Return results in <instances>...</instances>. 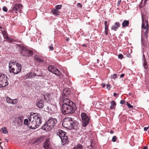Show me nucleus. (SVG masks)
<instances>
[{
    "label": "nucleus",
    "instance_id": "nucleus-1",
    "mask_svg": "<svg viewBox=\"0 0 149 149\" xmlns=\"http://www.w3.org/2000/svg\"><path fill=\"white\" fill-rule=\"evenodd\" d=\"M63 102L61 110L64 114H72L74 112L75 104L72 101L66 98L63 100Z\"/></svg>",
    "mask_w": 149,
    "mask_h": 149
},
{
    "label": "nucleus",
    "instance_id": "nucleus-2",
    "mask_svg": "<svg viewBox=\"0 0 149 149\" xmlns=\"http://www.w3.org/2000/svg\"><path fill=\"white\" fill-rule=\"evenodd\" d=\"M9 71L15 74L19 73L21 70V65L15 62H10L9 64Z\"/></svg>",
    "mask_w": 149,
    "mask_h": 149
},
{
    "label": "nucleus",
    "instance_id": "nucleus-3",
    "mask_svg": "<svg viewBox=\"0 0 149 149\" xmlns=\"http://www.w3.org/2000/svg\"><path fill=\"white\" fill-rule=\"evenodd\" d=\"M57 120L54 118H52L49 119L42 127V129L46 131L51 130L56 125L57 123Z\"/></svg>",
    "mask_w": 149,
    "mask_h": 149
},
{
    "label": "nucleus",
    "instance_id": "nucleus-4",
    "mask_svg": "<svg viewBox=\"0 0 149 149\" xmlns=\"http://www.w3.org/2000/svg\"><path fill=\"white\" fill-rule=\"evenodd\" d=\"M62 125L64 127L70 130L74 128L75 126V123L72 118L70 117L65 118L63 120Z\"/></svg>",
    "mask_w": 149,
    "mask_h": 149
},
{
    "label": "nucleus",
    "instance_id": "nucleus-5",
    "mask_svg": "<svg viewBox=\"0 0 149 149\" xmlns=\"http://www.w3.org/2000/svg\"><path fill=\"white\" fill-rule=\"evenodd\" d=\"M8 78L6 75L0 73V87H4L8 84L7 81Z\"/></svg>",
    "mask_w": 149,
    "mask_h": 149
},
{
    "label": "nucleus",
    "instance_id": "nucleus-6",
    "mask_svg": "<svg viewBox=\"0 0 149 149\" xmlns=\"http://www.w3.org/2000/svg\"><path fill=\"white\" fill-rule=\"evenodd\" d=\"M82 120V125L84 127H86L89 123L90 118L87 114L82 113L81 114Z\"/></svg>",
    "mask_w": 149,
    "mask_h": 149
},
{
    "label": "nucleus",
    "instance_id": "nucleus-7",
    "mask_svg": "<svg viewBox=\"0 0 149 149\" xmlns=\"http://www.w3.org/2000/svg\"><path fill=\"white\" fill-rule=\"evenodd\" d=\"M28 117L29 120L31 121L33 120L34 121H35L36 123L39 125L41 123V119L39 114H37V115H36L35 114L34 115L31 114L30 116L29 115Z\"/></svg>",
    "mask_w": 149,
    "mask_h": 149
},
{
    "label": "nucleus",
    "instance_id": "nucleus-8",
    "mask_svg": "<svg viewBox=\"0 0 149 149\" xmlns=\"http://www.w3.org/2000/svg\"><path fill=\"white\" fill-rule=\"evenodd\" d=\"M142 32L144 33L145 36L147 35L148 29V22L147 20H144L143 19H142Z\"/></svg>",
    "mask_w": 149,
    "mask_h": 149
},
{
    "label": "nucleus",
    "instance_id": "nucleus-9",
    "mask_svg": "<svg viewBox=\"0 0 149 149\" xmlns=\"http://www.w3.org/2000/svg\"><path fill=\"white\" fill-rule=\"evenodd\" d=\"M48 69L49 71L57 76H60L61 74V72L58 69L53 65H51L49 66Z\"/></svg>",
    "mask_w": 149,
    "mask_h": 149
},
{
    "label": "nucleus",
    "instance_id": "nucleus-10",
    "mask_svg": "<svg viewBox=\"0 0 149 149\" xmlns=\"http://www.w3.org/2000/svg\"><path fill=\"white\" fill-rule=\"evenodd\" d=\"M34 120H29L28 127L32 129H35L38 127L39 125L37 124Z\"/></svg>",
    "mask_w": 149,
    "mask_h": 149
},
{
    "label": "nucleus",
    "instance_id": "nucleus-11",
    "mask_svg": "<svg viewBox=\"0 0 149 149\" xmlns=\"http://www.w3.org/2000/svg\"><path fill=\"white\" fill-rule=\"evenodd\" d=\"M22 8V5L16 3L13 6L12 11L15 13H17L18 11L20 12Z\"/></svg>",
    "mask_w": 149,
    "mask_h": 149
},
{
    "label": "nucleus",
    "instance_id": "nucleus-12",
    "mask_svg": "<svg viewBox=\"0 0 149 149\" xmlns=\"http://www.w3.org/2000/svg\"><path fill=\"white\" fill-rule=\"evenodd\" d=\"M50 139L47 138L43 144V148L45 149H49L50 148Z\"/></svg>",
    "mask_w": 149,
    "mask_h": 149
},
{
    "label": "nucleus",
    "instance_id": "nucleus-13",
    "mask_svg": "<svg viewBox=\"0 0 149 149\" xmlns=\"http://www.w3.org/2000/svg\"><path fill=\"white\" fill-rule=\"evenodd\" d=\"M20 52L23 56H27V49L23 46L20 47Z\"/></svg>",
    "mask_w": 149,
    "mask_h": 149
},
{
    "label": "nucleus",
    "instance_id": "nucleus-14",
    "mask_svg": "<svg viewBox=\"0 0 149 149\" xmlns=\"http://www.w3.org/2000/svg\"><path fill=\"white\" fill-rule=\"evenodd\" d=\"M36 76V74L34 73L31 72L27 74L24 76V79H26L35 77Z\"/></svg>",
    "mask_w": 149,
    "mask_h": 149
},
{
    "label": "nucleus",
    "instance_id": "nucleus-15",
    "mask_svg": "<svg viewBox=\"0 0 149 149\" xmlns=\"http://www.w3.org/2000/svg\"><path fill=\"white\" fill-rule=\"evenodd\" d=\"M57 134L59 136L61 139L62 137H63L65 136H67L66 135V132L61 130H58L57 132Z\"/></svg>",
    "mask_w": 149,
    "mask_h": 149
},
{
    "label": "nucleus",
    "instance_id": "nucleus-16",
    "mask_svg": "<svg viewBox=\"0 0 149 149\" xmlns=\"http://www.w3.org/2000/svg\"><path fill=\"white\" fill-rule=\"evenodd\" d=\"M62 143L63 145L68 144L69 142L68 136H65L63 137H62L61 139Z\"/></svg>",
    "mask_w": 149,
    "mask_h": 149
},
{
    "label": "nucleus",
    "instance_id": "nucleus-17",
    "mask_svg": "<svg viewBox=\"0 0 149 149\" xmlns=\"http://www.w3.org/2000/svg\"><path fill=\"white\" fill-rule=\"evenodd\" d=\"M1 31L4 39L8 40H10V38L8 36V34L6 31L4 29L1 30Z\"/></svg>",
    "mask_w": 149,
    "mask_h": 149
},
{
    "label": "nucleus",
    "instance_id": "nucleus-18",
    "mask_svg": "<svg viewBox=\"0 0 149 149\" xmlns=\"http://www.w3.org/2000/svg\"><path fill=\"white\" fill-rule=\"evenodd\" d=\"M35 58L36 60L38 62H43L44 61L43 57L38 55L35 56Z\"/></svg>",
    "mask_w": 149,
    "mask_h": 149
},
{
    "label": "nucleus",
    "instance_id": "nucleus-19",
    "mask_svg": "<svg viewBox=\"0 0 149 149\" xmlns=\"http://www.w3.org/2000/svg\"><path fill=\"white\" fill-rule=\"evenodd\" d=\"M120 24L119 22H116L115 23L114 25L111 27V29L116 31L118 28L120 26Z\"/></svg>",
    "mask_w": 149,
    "mask_h": 149
},
{
    "label": "nucleus",
    "instance_id": "nucleus-20",
    "mask_svg": "<svg viewBox=\"0 0 149 149\" xmlns=\"http://www.w3.org/2000/svg\"><path fill=\"white\" fill-rule=\"evenodd\" d=\"M129 21L127 20H124L122 23V25L123 28L128 26L129 25Z\"/></svg>",
    "mask_w": 149,
    "mask_h": 149
},
{
    "label": "nucleus",
    "instance_id": "nucleus-21",
    "mask_svg": "<svg viewBox=\"0 0 149 149\" xmlns=\"http://www.w3.org/2000/svg\"><path fill=\"white\" fill-rule=\"evenodd\" d=\"M37 106L40 108H42L44 106L43 102L42 101L38 102L37 104Z\"/></svg>",
    "mask_w": 149,
    "mask_h": 149
},
{
    "label": "nucleus",
    "instance_id": "nucleus-22",
    "mask_svg": "<svg viewBox=\"0 0 149 149\" xmlns=\"http://www.w3.org/2000/svg\"><path fill=\"white\" fill-rule=\"evenodd\" d=\"M116 103L115 101H113L111 102V105L110 108L111 109H114L116 106Z\"/></svg>",
    "mask_w": 149,
    "mask_h": 149
},
{
    "label": "nucleus",
    "instance_id": "nucleus-23",
    "mask_svg": "<svg viewBox=\"0 0 149 149\" xmlns=\"http://www.w3.org/2000/svg\"><path fill=\"white\" fill-rule=\"evenodd\" d=\"M83 148V146L79 144L75 146L72 149H82Z\"/></svg>",
    "mask_w": 149,
    "mask_h": 149
},
{
    "label": "nucleus",
    "instance_id": "nucleus-24",
    "mask_svg": "<svg viewBox=\"0 0 149 149\" xmlns=\"http://www.w3.org/2000/svg\"><path fill=\"white\" fill-rule=\"evenodd\" d=\"M44 139V137H41L38 138L36 140V142L38 143H40Z\"/></svg>",
    "mask_w": 149,
    "mask_h": 149
},
{
    "label": "nucleus",
    "instance_id": "nucleus-25",
    "mask_svg": "<svg viewBox=\"0 0 149 149\" xmlns=\"http://www.w3.org/2000/svg\"><path fill=\"white\" fill-rule=\"evenodd\" d=\"M52 13L55 15H59L60 12L57 9H55L52 11Z\"/></svg>",
    "mask_w": 149,
    "mask_h": 149
},
{
    "label": "nucleus",
    "instance_id": "nucleus-26",
    "mask_svg": "<svg viewBox=\"0 0 149 149\" xmlns=\"http://www.w3.org/2000/svg\"><path fill=\"white\" fill-rule=\"evenodd\" d=\"M50 108L51 111L54 113H56L57 111V108L54 105L52 106Z\"/></svg>",
    "mask_w": 149,
    "mask_h": 149
},
{
    "label": "nucleus",
    "instance_id": "nucleus-27",
    "mask_svg": "<svg viewBox=\"0 0 149 149\" xmlns=\"http://www.w3.org/2000/svg\"><path fill=\"white\" fill-rule=\"evenodd\" d=\"M1 131L2 133L4 134H7L8 132L6 128L5 127H2L1 129Z\"/></svg>",
    "mask_w": 149,
    "mask_h": 149
},
{
    "label": "nucleus",
    "instance_id": "nucleus-28",
    "mask_svg": "<svg viewBox=\"0 0 149 149\" xmlns=\"http://www.w3.org/2000/svg\"><path fill=\"white\" fill-rule=\"evenodd\" d=\"M33 54V53L32 51L27 49V56H31Z\"/></svg>",
    "mask_w": 149,
    "mask_h": 149
},
{
    "label": "nucleus",
    "instance_id": "nucleus-29",
    "mask_svg": "<svg viewBox=\"0 0 149 149\" xmlns=\"http://www.w3.org/2000/svg\"><path fill=\"white\" fill-rule=\"evenodd\" d=\"M104 25H105V30H108L109 23L107 24V21H105Z\"/></svg>",
    "mask_w": 149,
    "mask_h": 149
},
{
    "label": "nucleus",
    "instance_id": "nucleus-30",
    "mask_svg": "<svg viewBox=\"0 0 149 149\" xmlns=\"http://www.w3.org/2000/svg\"><path fill=\"white\" fill-rule=\"evenodd\" d=\"M144 63H143V67L145 69H147L148 68V65L146 61H145V59H144Z\"/></svg>",
    "mask_w": 149,
    "mask_h": 149
},
{
    "label": "nucleus",
    "instance_id": "nucleus-31",
    "mask_svg": "<svg viewBox=\"0 0 149 149\" xmlns=\"http://www.w3.org/2000/svg\"><path fill=\"white\" fill-rule=\"evenodd\" d=\"M12 100L8 97H7L6 99L7 102L8 103H11V102H12Z\"/></svg>",
    "mask_w": 149,
    "mask_h": 149
},
{
    "label": "nucleus",
    "instance_id": "nucleus-32",
    "mask_svg": "<svg viewBox=\"0 0 149 149\" xmlns=\"http://www.w3.org/2000/svg\"><path fill=\"white\" fill-rule=\"evenodd\" d=\"M17 103V100L14 99L13 100H12V102H11V103L13 104H16Z\"/></svg>",
    "mask_w": 149,
    "mask_h": 149
},
{
    "label": "nucleus",
    "instance_id": "nucleus-33",
    "mask_svg": "<svg viewBox=\"0 0 149 149\" xmlns=\"http://www.w3.org/2000/svg\"><path fill=\"white\" fill-rule=\"evenodd\" d=\"M62 7V6L61 5H58L56 6V9H57V10L61 9Z\"/></svg>",
    "mask_w": 149,
    "mask_h": 149
},
{
    "label": "nucleus",
    "instance_id": "nucleus-34",
    "mask_svg": "<svg viewBox=\"0 0 149 149\" xmlns=\"http://www.w3.org/2000/svg\"><path fill=\"white\" fill-rule=\"evenodd\" d=\"M29 121L27 119H25L24 120V124L25 125H28L29 124Z\"/></svg>",
    "mask_w": 149,
    "mask_h": 149
},
{
    "label": "nucleus",
    "instance_id": "nucleus-35",
    "mask_svg": "<svg viewBox=\"0 0 149 149\" xmlns=\"http://www.w3.org/2000/svg\"><path fill=\"white\" fill-rule=\"evenodd\" d=\"M127 105L129 108L133 109V108L132 105H131L130 103H129L127 102Z\"/></svg>",
    "mask_w": 149,
    "mask_h": 149
},
{
    "label": "nucleus",
    "instance_id": "nucleus-36",
    "mask_svg": "<svg viewBox=\"0 0 149 149\" xmlns=\"http://www.w3.org/2000/svg\"><path fill=\"white\" fill-rule=\"evenodd\" d=\"M116 140V136H113L112 139V141L113 142H115Z\"/></svg>",
    "mask_w": 149,
    "mask_h": 149
},
{
    "label": "nucleus",
    "instance_id": "nucleus-37",
    "mask_svg": "<svg viewBox=\"0 0 149 149\" xmlns=\"http://www.w3.org/2000/svg\"><path fill=\"white\" fill-rule=\"evenodd\" d=\"M123 58V56L122 54H120L118 55V58L119 59H122Z\"/></svg>",
    "mask_w": 149,
    "mask_h": 149
},
{
    "label": "nucleus",
    "instance_id": "nucleus-38",
    "mask_svg": "<svg viewBox=\"0 0 149 149\" xmlns=\"http://www.w3.org/2000/svg\"><path fill=\"white\" fill-rule=\"evenodd\" d=\"M117 77L116 74H114L111 76V78L115 79Z\"/></svg>",
    "mask_w": 149,
    "mask_h": 149
},
{
    "label": "nucleus",
    "instance_id": "nucleus-39",
    "mask_svg": "<svg viewBox=\"0 0 149 149\" xmlns=\"http://www.w3.org/2000/svg\"><path fill=\"white\" fill-rule=\"evenodd\" d=\"M3 10L5 12H7L8 10V9L5 6H4L3 8Z\"/></svg>",
    "mask_w": 149,
    "mask_h": 149
},
{
    "label": "nucleus",
    "instance_id": "nucleus-40",
    "mask_svg": "<svg viewBox=\"0 0 149 149\" xmlns=\"http://www.w3.org/2000/svg\"><path fill=\"white\" fill-rule=\"evenodd\" d=\"M66 92V91L65 90L63 91V94L64 96H68V94H67V93H65Z\"/></svg>",
    "mask_w": 149,
    "mask_h": 149
},
{
    "label": "nucleus",
    "instance_id": "nucleus-41",
    "mask_svg": "<svg viewBox=\"0 0 149 149\" xmlns=\"http://www.w3.org/2000/svg\"><path fill=\"white\" fill-rule=\"evenodd\" d=\"M106 86L107 88L109 90L110 88V85L109 84H107L106 85Z\"/></svg>",
    "mask_w": 149,
    "mask_h": 149
},
{
    "label": "nucleus",
    "instance_id": "nucleus-42",
    "mask_svg": "<svg viewBox=\"0 0 149 149\" xmlns=\"http://www.w3.org/2000/svg\"><path fill=\"white\" fill-rule=\"evenodd\" d=\"M125 100H122L120 101V103L122 104H123L125 103Z\"/></svg>",
    "mask_w": 149,
    "mask_h": 149
},
{
    "label": "nucleus",
    "instance_id": "nucleus-43",
    "mask_svg": "<svg viewBox=\"0 0 149 149\" xmlns=\"http://www.w3.org/2000/svg\"><path fill=\"white\" fill-rule=\"evenodd\" d=\"M49 48L50 49V50H52L53 49V46L52 45L49 46Z\"/></svg>",
    "mask_w": 149,
    "mask_h": 149
},
{
    "label": "nucleus",
    "instance_id": "nucleus-44",
    "mask_svg": "<svg viewBox=\"0 0 149 149\" xmlns=\"http://www.w3.org/2000/svg\"><path fill=\"white\" fill-rule=\"evenodd\" d=\"M44 99L45 100H46L47 99L46 98V97H48V96L47 94H45V95H44Z\"/></svg>",
    "mask_w": 149,
    "mask_h": 149
},
{
    "label": "nucleus",
    "instance_id": "nucleus-45",
    "mask_svg": "<svg viewBox=\"0 0 149 149\" xmlns=\"http://www.w3.org/2000/svg\"><path fill=\"white\" fill-rule=\"evenodd\" d=\"M77 6L79 7L82 8V5L80 3H77Z\"/></svg>",
    "mask_w": 149,
    "mask_h": 149
},
{
    "label": "nucleus",
    "instance_id": "nucleus-46",
    "mask_svg": "<svg viewBox=\"0 0 149 149\" xmlns=\"http://www.w3.org/2000/svg\"><path fill=\"white\" fill-rule=\"evenodd\" d=\"M121 2V0H120L118 1V2L117 4V6H119L120 5V4Z\"/></svg>",
    "mask_w": 149,
    "mask_h": 149
},
{
    "label": "nucleus",
    "instance_id": "nucleus-47",
    "mask_svg": "<svg viewBox=\"0 0 149 149\" xmlns=\"http://www.w3.org/2000/svg\"><path fill=\"white\" fill-rule=\"evenodd\" d=\"M149 127V126L147 127H145L144 128V130L145 131H147Z\"/></svg>",
    "mask_w": 149,
    "mask_h": 149
},
{
    "label": "nucleus",
    "instance_id": "nucleus-48",
    "mask_svg": "<svg viewBox=\"0 0 149 149\" xmlns=\"http://www.w3.org/2000/svg\"><path fill=\"white\" fill-rule=\"evenodd\" d=\"M108 30H105V33H104L106 35H107L108 34Z\"/></svg>",
    "mask_w": 149,
    "mask_h": 149
},
{
    "label": "nucleus",
    "instance_id": "nucleus-49",
    "mask_svg": "<svg viewBox=\"0 0 149 149\" xmlns=\"http://www.w3.org/2000/svg\"><path fill=\"white\" fill-rule=\"evenodd\" d=\"M101 86H102L104 88V87H105V84H104L102 83V84Z\"/></svg>",
    "mask_w": 149,
    "mask_h": 149
},
{
    "label": "nucleus",
    "instance_id": "nucleus-50",
    "mask_svg": "<svg viewBox=\"0 0 149 149\" xmlns=\"http://www.w3.org/2000/svg\"><path fill=\"white\" fill-rule=\"evenodd\" d=\"M124 76V74H122L120 75V77L121 78L123 77Z\"/></svg>",
    "mask_w": 149,
    "mask_h": 149
},
{
    "label": "nucleus",
    "instance_id": "nucleus-51",
    "mask_svg": "<svg viewBox=\"0 0 149 149\" xmlns=\"http://www.w3.org/2000/svg\"><path fill=\"white\" fill-rule=\"evenodd\" d=\"M110 132L111 134H113L114 133L113 131L112 130H111Z\"/></svg>",
    "mask_w": 149,
    "mask_h": 149
},
{
    "label": "nucleus",
    "instance_id": "nucleus-52",
    "mask_svg": "<svg viewBox=\"0 0 149 149\" xmlns=\"http://www.w3.org/2000/svg\"><path fill=\"white\" fill-rule=\"evenodd\" d=\"M147 0H142V1H144V3L145 4Z\"/></svg>",
    "mask_w": 149,
    "mask_h": 149
},
{
    "label": "nucleus",
    "instance_id": "nucleus-53",
    "mask_svg": "<svg viewBox=\"0 0 149 149\" xmlns=\"http://www.w3.org/2000/svg\"><path fill=\"white\" fill-rule=\"evenodd\" d=\"M148 147L147 146H145L143 147V149H148Z\"/></svg>",
    "mask_w": 149,
    "mask_h": 149
},
{
    "label": "nucleus",
    "instance_id": "nucleus-54",
    "mask_svg": "<svg viewBox=\"0 0 149 149\" xmlns=\"http://www.w3.org/2000/svg\"><path fill=\"white\" fill-rule=\"evenodd\" d=\"M86 46H87V45H86V44H83L82 45V46L83 47H86Z\"/></svg>",
    "mask_w": 149,
    "mask_h": 149
},
{
    "label": "nucleus",
    "instance_id": "nucleus-55",
    "mask_svg": "<svg viewBox=\"0 0 149 149\" xmlns=\"http://www.w3.org/2000/svg\"><path fill=\"white\" fill-rule=\"evenodd\" d=\"M117 95V94L116 93H114V94H113V95L114 96H116V95Z\"/></svg>",
    "mask_w": 149,
    "mask_h": 149
},
{
    "label": "nucleus",
    "instance_id": "nucleus-56",
    "mask_svg": "<svg viewBox=\"0 0 149 149\" xmlns=\"http://www.w3.org/2000/svg\"><path fill=\"white\" fill-rule=\"evenodd\" d=\"M5 141H6V142H8V140L7 139H5Z\"/></svg>",
    "mask_w": 149,
    "mask_h": 149
},
{
    "label": "nucleus",
    "instance_id": "nucleus-57",
    "mask_svg": "<svg viewBox=\"0 0 149 149\" xmlns=\"http://www.w3.org/2000/svg\"><path fill=\"white\" fill-rule=\"evenodd\" d=\"M67 40V41H68V39H67V40Z\"/></svg>",
    "mask_w": 149,
    "mask_h": 149
},
{
    "label": "nucleus",
    "instance_id": "nucleus-58",
    "mask_svg": "<svg viewBox=\"0 0 149 149\" xmlns=\"http://www.w3.org/2000/svg\"><path fill=\"white\" fill-rule=\"evenodd\" d=\"M99 61V60L98 59H97V61Z\"/></svg>",
    "mask_w": 149,
    "mask_h": 149
},
{
    "label": "nucleus",
    "instance_id": "nucleus-59",
    "mask_svg": "<svg viewBox=\"0 0 149 149\" xmlns=\"http://www.w3.org/2000/svg\"><path fill=\"white\" fill-rule=\"evenodd\" d=\"M0 28L1 29V28H2V27H1L0 26Z\"/></svg>",
    "mask_w": 149,
    "mask_h": 149
}]
</instances>
